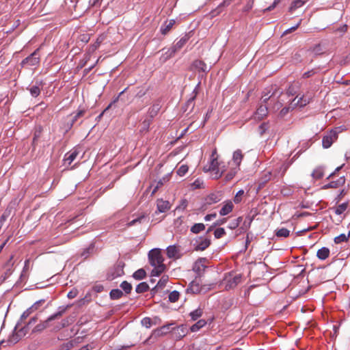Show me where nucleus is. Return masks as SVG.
I'll list each match as a JSON object with an SVG mask.
<instances>
[{"instance_id":"nucleus-1","label":"nucleus","mask_w":350,"mask_h":350,"mask_svg":"<svg viewBox=\"0 0 350 350\" xmlns=\"http://www.w3.org/2000/svg\"><path fill=\"white\" fill-rule=\"evenodd\" d=\"M282 94V91H281L276 85H272L266 88L262 92L261 102L262 103H267L269 100L275 102L272 109L273 111H276L283 105V103L280 100L275 101V99L279 98Z\"/></svg>"},{"instance_id":"nucleus-2","label":"nucleus","mask_w":350,"mask_h":350,"mask_svg":"<svg viewBox=\"0 0 350 350\" xmlns=\"http://www.w3.org/2000/svg\"><path fill=\"white\" fill-rule=\"evenodd\" d=\"M241 274L230 272L225 274L221 284L224 286L226 290L232 289L241 283Z\"/></svg>"},{"instance_id":"nucleus-3","label":"nucleus","mask_w":350,"mask_h":350,"mask_svg":"<svg viewBox=\"0 0 350 350\" xmlns=\"http://www.w3.org/2000/svg\"><path fill=\"white\" fill-rule=\"evenodd\" d=\"M69 307H70V306H66L65 307H59V310L57 312L49 317L47 318V319L46 321H44V322L38 324L34 328V332H41V331L44 330V329H46V327H48L49 323L50 321H52L55 319H57L61 317L65 313V312L68 310V308H69Z\"/></svg>"},{"instance_id":"nucleus-4","label":"nucleus","mask_w":350,"mask_h":350,"mask_svg":"<svg viewBox=\"0 0 350 350\" xmlns=\"http://www.w3.org/2000/svg\"><path fill=\"white\" fill-rule=\"evenodd\" d=\"M40 62V56L38 55V49H36L33 53H32L27 57L24 59L21 65L22 67L29 68L31 66H36L38 65Z\"/></svg>"},{"instance_id":"nucleus-5","label":"nucleus","mask_w":350,"mask_h":350,"mask_svg":"<svg viewBox=\"0 0 350 350\" xmlns=\"http://www.w3.org/2000/svg\"><path fill=\"white\" fill-rule=\"evenodd\" d=\"M148 258L150 265L154 266L165 265L161 252L158 249L152 250L149 252Z\"/></svg>"},{"instance_id":"nucleus-6","label":"nucleus","mask_w":350,"mask_h":350,"mask_svg":"<svg viewBox=\"0 0 350 350\" xmlns=\"http://www.w3.org/2000/svg\"><path fill=\"white\" fill-rule=\"evenodd\" d=\"M204 172H213V178L217 179L222 175V172H219V163L217 158H212L209 165L204 167Z\"/></svg>"},{"instance_id":"nucleus-7","label":"nucleus","mask_w":350,"mask_h":350,"mask_svg":"<svg viewBox=\"0 0 350 350\" xmlns=\"http://www.w3.org/2000/svg\"><path fill=\"white\" fill-rule=\"evenodd\" d=\"M222 198V193L221 191L212 193L207 196L204 199V204L203 208H206L207 205H211L219 202Z\"/></svg>"},{"instance_id":"nucleus-8","label":"nucleus","mask_w":350,"mask_h":350,"mask_svg":"<svg viewBox=\"0 0 350 350\" xmlns=\"http://www.w3.org/2000/svg\"><path fill=\"white\" fill-rule=\"evenodd\" d=\"M206 263V258H202L198 259L193 265V271L196 272L198 276H201L204 273L206 268L207 267Z\"/></svg>"},{"instance_id":"nucleus-9","label":"nucleus","mask_w":350,"mask_h":350,"mask_svg":"<svg viewBox=\"0 0 350 350\" xmlns=\"http://www.w3.org/2000/svg\"><path fill=\"white\" fill-rule=\"evenodd\" d=\"M338 137V134L334 131H331L329 133L323 136L322 139V145L324 148H329L334 142L336 140Z\"/></svg>"},{"instance_id":"nucleus-10","label":"nucleus","mask_w":350,"mask_h":350,"mask_svg":"<svg viewBox=\"0 0 350 350\" xmlns=\"http://www.w3.org/2000/svg\"><path fill=\"white\" fill-rule=\"evenodd\" d=\"M124 274L123 265L119 263L113 267L107 273V278L112 280Z\"/></svg>"},{"instance_id":"nucleus-11","label":"nucleus","mask_w":350,"mask_h":350,"mask_svg":"<svg viewBox=\"0 0 350 350\" xmlns=\"http://www.w3.org/2000/svg\"><path fill=\"white\" fill-rule=\"evenodd\" d=\"M211 244V241L208 238L200 237L199 239L196 240L193 244L195 250L197 251H203L206 250Z\"/></svg>"},{"instance_id":"nucleus-12","label":"nucleus","mask_w":350,"mask_h":350,"mask_svg":"<svg viewBox=\"0 0 350 350\" xmlns=\"http://www.w3.org/2000/svg\"><path fill=\"white\" fill-rule=\"evenodd\" d=\"M79 153V151L77 148H73L65 154L64 159V161L67 162L68 165H70L71 163L75 160Z\"/></svg>"},{"instance_id":"nucleus-13","label":"nucleus","mask_w":350,"mask_h":350,"mask_svg":"<svg viewBox=\"0 0 350 350\" xmlns=\"http://www.w3.org/2000/svg\"><path fill=\"white\" fill-rule=\"evenodd\" d=\"M157 207L159 213H165L170 208V204L167 200L159 199L157 201Z\"/></svg>"},{"instance_id":"nucleus-14","label":"nucleus","mask_w":350,"mask_h":350,"mask_svg":"<svg viewBox=\"0 0 350 350\" xmlns=\"http://www.w3.org/2000/svg\"><path fill=\"white\" fill-rule=\"evenodd\" d=\"M179 250L176 245H170L167 247L166 253L169 258H178L180 257Z\"/></svg>"},{"instance_id":"nucleus-15","label":"nucleus","mask_w":350,"mask_h":350,"mask_svg":"<svg viewBox=\"0 0 350 350\" xmlns=\"http://www.w3.org/2000/svg\"><path fill=\"white\" fill-rule=\"evenodd\" d=\"M161 108V101L156 100L153 103L152 106L149 108V110H148L149 116L151 118H154V116H156L157 115V113L160 111Z\"/></svg>"},{"instance_id":"nucleus-16","label":"nucleus","mask_w":350,"mask_h":350,"mask_svg":"<svg viewBox=\"0 0 350 350\" xmlns=\"http://www.w3.org/2000/svg\"><path fill=\"white\" fill-rule=\"evenodd\" d=\"M268 108L267 105H260L256 111L255 118L261 120L267 115Z\"/></svg>"},{"instance_id":"nucleus-17","label":"nucleus","mask_w":350,"mask_h":350,"mask_svg":"<svg viewBox=\"0 0 350 350\" xmlns=\"http://www.w3.org/2000/svg\"><path fill=\"white\" fill-rule=\"evenodd\" d=\"M193 66L196 69H198V70L203 72H207L209 70L207 65L202 60L197 59L194 61L193 63Z\"/></svg>"},{"instance_id":"nucleus-18","label":"nucleus","mask_w":350,"mask_h":350,"mask_svg":"<svg viewBox=\"0 0 350 350\" xmlns=\"http://www.w3.org/2000/svg\"><path fill=\"white\" fill-rule=\"evenodd\" d=\"M189 39V36L187 34L185 35L172 46V48L174 49L176 52H177L183 47V46L187 42Z\"/></svg>"},{"instance_id":"nucleus-19","label":"nucleus","mask_w":350,"mask_h":350,"mask_svg":"<svg viewBox=\"0 0 350 350\" xmlns=\"http://www.w3.org/2000/svg\"><path fill=\"white\" fill-rule=\"evenodd\" d=\"M234 205L231 201L227 202L219 211V214L221 216L226 215L232 212Z\"/></svg>"},{"instance_id":"nucleus-20","label":"nucleus","mask_w":350,"mask_h":350,"mask_svg":"<svg viewBox=\"0 0 350 350\" xmlns=\"http://www.w3.org/2000/svg\"><path fill=\"white\" fill-rule=\"evenodd\" d=\"M243 158L242 151L239 149L235 150L232 155V161L237 167H239Z\"/></svg>"},{"instance_id":"nucleus-21","label":"nucleus","mask_w":350,"mask_h":350,"mask_svg":"<svg viewBox=\"0 0 350 350\" xmlns=\"http://www.w3.org/2000/svg\"><path fill=\"white\" fill-rule=\"evenodd\" d=\"M329 250L326 247H323L319 249L317 252V256L320 260H325L329 257Z\"/></svg>"},{"instance_id":"nucleus-22","label":"nucleus","mask_w":350,"mask_h":350,"mask_svg":"<svg viewBox=\"0 0 350 350\" xmlns=\"http://www.w3.org/2000/svg\"><path fill=\"white\" fill-rule=\"evenodd\" d=\"M311 176L315 180L321 179L324 176V167L322 166L316 167L312 172Z\"/></svg>"},{"instance_id":"nucleus-23","label":"nucleus","mask_w":350,"mask_h":350,"mask_svg":"<svg viewBox=\"0 0 350 350\" xmlns=\"http://www.w3.org/2000/svg\"><path fill=\"white\" fill-rule=\"evenodd\" d=\"M308 0H295L293 1L291 6L289 7L288 11L290 12H294L296 9L304 5Z\"/></svg>"},{"instance_id":"nucleus-24","label":"nucleus","mask_w":350,"mask_h":350,"mask_svg":"<svg viewBox=\"0 0 350 350\" xmlns=\"http://www.w3.org/2000/svg\"><path fill=\"white\" fill-rule=\"evenodd\" d=\"M175 24L174 20H170L168 23H165L161 27V32L162 34H167L172 28L174 25Z\"/></svg>"},{"instance_id":"nucleus-25","label":"nucleus","mask_w":350,"mask_h":350,"mask_svg":"<svg viewBox=\"0 0 350 350\" xmlns=\"http://www.w3.org/2000/svg\"><path fill=\"white\" fill-rule=\"evenodd\" d=\"M205 226L202 223L195 224L191 228V232L194 234L200 233V232L204 230Z\"/></svg>"},{"instance_id":"nucleus-26","label":"nucleus","mask_w":350,"mask_h":350,"mask_svg":"<svg viewBox=\"0 0 350 350\" xmlns=\"http://www.w3.org/2000/svg\"><path fill=\"white\" fill-rule=\"evenodd\" d=\"M176 53V52L172 47L171 49H168L164 54L162 55V56L161 57V60L165 62L167 59L171 58L172 56H174Z\"/></svg>"},{"instance_id":"nucleus-27","label":"nucleus","mask_w":350,"mask_h":350,"mask_svg":"<svg viewBox=\"0 0 350 350\" xmlns=\"http://www.w3.org/2000/svg\"><path fill=\"white\" fill-rule=\"evenodd\" d=\"M202 310L200 308H198L196 310L191 312L189 313V316L192 321H196L197 319L202 317Z\"/></svg>"},{"instance_id":"nucleus-28","label":"nucleus","mask_w":350,"mask_h":350,"mask_svg":"<svg viewBox=\"0 0 350 350\" xmlns=\"http://www.w3.org/2000/svg\"><path fill=\"white\" fill-rule=\"evenodd\" d=\"M330 183H331L332 188H334V189L338 188L345 185V176H341L338 180L331 181Z\"/></svg>"},{"instance_id":"nucleus-29","label":"nucleus","mask_w":350,"mask_h":350,"mask_svg":"<svg viewBox=\"0 0 350 350\" xmlns=\"http://www.w3.org/2000/svg\"><path fill=\"white\" fill-rule=\"evenodd\" d=\"M350 232L347 234H341L334 238V243L336 244H339L342 242H347L349 238Z\"/></svg>"},{"instance_id":"nucleus-30","label":"nucleus","mask_w":350,"mask_h":350,"mask_svg":"<svg viewBox=\"0 0 350 350\" xmlns=\"http://www.w3.org/2000/svg\"><path fill=\"white\" fill-rule=\"evenodd\" d=\"M123 293L121 290L116 288L110 291L109 296L111 299H118L122 297Z\"/></svg>"},{"instance_id":"nucleus-31","label":"nucleus","mask_w":350,"mask_h":350,"mask_svg":"<svg viewBox=\"0 0 350 350\" xmlns=\"http://www.w3.org/2000/svg\"><path fill=\"white\" fill-rule=\"evenodd\" d=\"M148 289L149 286L146 282H141L136 286L135 291L137 293H143L148 291Z\"/></svg>"},{"instance_id":"nucleus-32","label":"nucleus","mask_w":350,"mask_h":350,"mask_svg":"<svg viewBox=\"0 0 350 350\" xmlns=\"http://www.w3.org/2000/svg\"><path fill=\"white\" fill-rule=\"evenodd\" d=\"M206 324V322L205 320L204 319H200L199 320L197 323H196L195 324H193L191 327V332H197L198 331L200 328L203 327Z\"/></svg>"},{"instance_id":"nucleus-33","label":"nucleus","mask_w":350,"mask_h":350,"mask_svg":"<svg viewBox=\"0 0 350 350\" xmlns=\"http://www.w3.org/2000/svg\"><path fill=\"white\" fill-rule=\"evenodd\" d=\"M165 269V265H159V266H154V269H152L151 272L152 276H159L160 274H161Z\"/></svg>"},{"instance_id":"nucleus-34","label":"nucleus","mask_w":350,"mask_h":350,"mask_svg":"<svg viewBox=\"0 0 350 350\" xmlns=\"http://www.w3.org/2000/svg\"><path fill=\"white\" fill-rule=\"evenodd\" d=\"M297 98H294L291 103L290 104V105L288 107H285L284 108L282 109V110L280 111V115L281 117H284V116H286L290 110H292L293 109H294L295 107V106H294V102L295 101Z\"/></svg>"},{"instance_id":"nucleus-35","label":"nucleus","mask_w":350,"mask_h":350,"mask_svg":"<svg viewBox=\"0 0 350 350\" xmlns=\"http://www.w3.org/2000/svg\"><path fill=\"white\" fill-rule=\"evenodd\" d=\"M190 291L192 293H200L201 292L200 287L198 284L196 283L195 282H191L189 288L187 289V291Z\"/></svg>"},{"instance_id":"nucleus-36","label":"nucleus","mask_w":350,"mask_h":350,"mask_svg":"<svg viewBox=\"0 0 350 350\" xmlns=\"http://www.w3.org/2000/svg\"><path fill=\"white\" fill-rule=\"evenodd\" d=\"M348 205H349V203L348 202H344L340 205H338L336 208H335V213L336 215H341L342 213H343L347 208L348 207Z\"/></svg>"},{"instance_id":"nucleus-37","label":"nucleus","mask_w":350,"mask_h":350,"mask_svg":"<svg viewBox=\"0 0 350 350\" xmlns=\"http://www.w3.org/2000/svg\"><path fill=\"white\" fill-rule=\"evenodd\" d=\"M310 103L309 98H305L304 96L300 97L296 103L294 102V106L304 107Z\"/></svg>"},{"instance_id":"nucleus-38","label":"nucleus","mask_w":350,"mask_h":350,"mask_svg":"<svg viewBox=\"0 0 350 350\" xmlns=\"http://www.w3.org/2000/svg\"><path fill=\"white\" fill-rule=\"evenodd\" d=\"M146 271L143 269H139L133 273V276L136 280H142L146 277Z\"/></svg>"},{"instance_id":"nucleus-39","label":"nucleus","mask_w":350,"mask_h":350,"mask_svg":"<svg viewBox=\"0 0 350 350\" xmlns=\"http://www.w3.org/2000/svg\"><path fill=\"white\" fill-rule=\"evenodd\" d=\"M30 94L33 97H37L40 94V85H32L29 88Z\"/></svg>"},{"instance_id":"nucleus-40","label":"nucleus","mask_w":350,"mask_h":350,"mask_svg":"<svg viewBox=\"0 0 350 350\" xmlns=\"http://www.w3.org/2000/svg\"><path fill=\"white\" fill-rule=\"evenodd\" d=\"M290 231L284 228L278 229L276 230L275 235L278 237H288L289 236Z\"/></svg>"},{"instance_id":"nucleus-41","label":"nucleus","mask_w":350,"mask_h":350,"mask_svg":"<svg viewBox=\"0 0 350 350\" xmlns=\"http://www.w3.org/2000/svg\"><path fill=\"white\" fill-rule=\"evenodd\" d=\"M180 293L177 291H173L169 294L168 298L169 301L172 303H174L177 301L179 299Z\"/></svg>"},{"instance_id":"nucleus-42","label":"nucleus","mask_w":350,"mask_h":350,"mask_svg":"<svg viewBox=\"0 0 350 350\" xmlns=\"http://www.w3.org/2000/svg\"><path fill=\"white\" fill-rule=\"evenodd\" d=\"M146 219V216L144 215H142L141 216L137 217L136 219H133L132 221H131L129 224H128V226H134L137 224H141L144 221H145Z\"/></svg>"},{"instance_id":"nucleus-43","label":"nucleus","mask_w":350,"mask_h":350,"mask_svg":"<svg viewBox=\"0 0 350 350\" xmlns=\"http://www.w3.org/2000/svg\"><path fill=\"white\" fill-rule=\"evenodd\" d=\"M120 287L126 294L130 293L132 290V285L126 281L122 282L120 284Z\"/></svg>"},{"instance_id":"nucleus-44","label":"nucleus","mask_w":350,"mask_h":350,"mask_svg":"<svg viewBox=\"0 0 350 350\" xmlns=\"http://www.w3.org/2000/svg\"><path fill=\"white\" fill-rule=\"evenodd\" d=\"M193 96H191L186 103V105L187 107H191V109L194 107V100L196 97V95L198 94V92L196 90V88L193 91Z\"/></svg>"},{"instance_id":"nucleus-45","label":"nucleus","mask_w":350,"mask_h":350,"mask_svg":"<svg viewBox=\"0 0 350 350\" xmlns=\"http://www.w3.org/2000/svg\"><path fill=\"white\" fill-rule=\"evenodd\" d=\"M45 303L44 299H40L35 302L31 307H29L33 312L38 310Z\"/></svg>"},{"instance_id":"nucleus-46","label":"nucleus","mask_w":350,"mask_h":350,"mask_svg":"<svg viewBox=\"0 0 350 350\" xmlns=\"http://www.w3.org/2000/svg\"><path fill=\"white\" fill-rule=\"evenodd\" d=\"M42 133V128L38 127L35 130L33 138V145H36L38 139L40 137Z\"/></svg>"},{"instance_id":"nucleus-47","label":"nucleus","mask_w":350,"mask_h":350,"mask_svg":"<svg viewBox=\"0 0 350 350\" xmlns=\"http://www.w3.org/2000/svg\"><path fill=\"white\" fill-rule=\"evenodd\" d=\"M124 90L121 92L117 98H116L105 109L104 111L99 115L98 118H100L103 116V114L109 109L111 107L112 105L116 103L118 100L119 97L124 93Z\"/></svg>"},{"instance_id":"nucleus-48","label":"nucleus","mask_w":350,"mask_h":350,"mask_svg":"<svg viewBox=\"0 0 350 350\" xmlns=\"http://www.w3.org/2000/svg\"><path fill=\"white\" fill-rule=\"evenodd\" d=\"M188 166L187 165H182L178 170L177 174L180 176H183L188 172Z\"/></svg>"},{"instance_id":"nucleus-49","label":"nucleus","mask_w":350,"mask_h":350,"mask_svg":"<svg viewBox=\"0 0 350 350\" xmlns=\"http://www.w3.org/2000/svg\"><path fill=\"white\" fill-rule=\"evenodd\" d=\"M226 234L225 230L223 228H218L214 232L215 237L217 239L221 238Z\"/></svg>"},{"instance_id":"nucleus-50","label":"nucleus","mask_w":350,"mask_h":350,"mask_svg":"<svg viewBox=\"0 0 350 350\" xmlns=\"http://www.w3.org/2000/svg\"><path fill=\"white\" fill-rule=\"evenodd\" d=\"M21 336L18 333L13 334L9 338V342L13 344L16 343L21 339Z\"/></svg>"},{"instance_id":"nucleus-51","label":"nucleus","mask_w":350,"mask_h":350,"mask_svg":"<svg viewBox=\"0 0 350 350\" xmlns=\"http://www.w3.org/2000/svg\"><path fill=\"white\" fill-rule=\"evenodd\" d=\"M142 324L143 326L149 328L152 325V320L149 317H145L142 320Z\"/></svg>"},{"instance_id":"nucleus-52","label":"nucleus","mask_w":350,"mask_h":350,"mask_svg":"<svg viewBox=\"0 0 350 350\" xmlns=\"http://www.w3.org/2000/svg\"><path fill=\"white\" fill-rule=\"evenodd\" d=\"M280 1H281V0H274L273 3L270 6L265 8L263 10V12H269V11L273 10L280 3Z\"/></svg>"},{"instance_id":"nucleus-53","label":"nucleus","mask_w":350,"mask_h":350,"mask_svg":"<svg viewBox=\"0 0 350 350\" xmlns=\"http://www.w3.org/2000/svg\"><path fill=\"white\" fill-rule=\"evenodd\" d=\"M77 342L76 339L72 340L68 342L66 344L64 345V349L65 350H69L70 349H71L73 347H75V345L77 344Z\"/></svg>"},{"instance_id":"nucleus-54","label":"nucleus","mask_w":350,"mask_h":350,"mask_svg":"<svg viewBox=\"0 0 350 350\" xmlns=\"http://www.w3.org/2000/svg\"><path fill=\"white\" fill-rule=\"evenodd\" d=\"M243 193H244L243 190H240L237 193V194L234 198V202L236 204H238L241 201V196L243 195Z\"/></svg>"},{"instance_id":"nucleus-55","label":"nucleus","mask_w":350,"mask_h":350,"mask_svg":"<svg viewBox=\"0 0 350 350\" xmlns=\"http://www.w3.org/2000/svg\"><path fill=\"white\" fill-rule=\"evenodd\" d=\"M33 311L30 308H27L21 315V321H23V320L26 319L31 313Z\"/></svg>"},{"instance_id":"nucleus-56","label":"nucleus","mask_w":350,"mask_h":350,"mask_svg":"<svg viewBox=\"0 0 350 350\" xmlns=\"http://www.w3.org/2000/svg\"><path fill=\"white\" fill-rule=\"evenodd\" d=\"M301 21H302V20H301V19H300V20H299V23H298L296 25H295V26H293V27H291V28H289V29H286V30L284 32V34L290 33H291V32H293V31H295V30H296V29L299 27V25H301Z\"/></svg>"},{"instance_id":"nucleus-57","label":"nucleus","mask_w":350,"mask_h":350,"mask_svg":"<svg viewBox=\"0 0 350 350\" xmlns=\"http://www.w3.org/2000/svg\"><path fill=\"white\" fill-rule=\"evenodd\" d=\"M78 295V290L76 288H72L70 291L68 292L67 297L69 299H73L76 297Z\"/></svg>"},{"instance_id":"nucleus-58","label":"nucleus","mask_w":350,"mask_h":350,"mask_svg":"<svg viewBox=\"0 0 350 350\" xmlns=\"http://www.w3.org/2000/svg\"><path fill=\"white\" fill-rule=\"evenodd\" d=\"M93 250V247H90L84 250V251L81 254V256L83 257L84 259L87 258L91 251Z\"/></svg>"},{"instance_id":"nucleus-59","label":"nucleus","mask_w":350,"mask_h":350,"mask_svg":"<svg viewBox=\"0 0 350 350\" xmlns=\"http://www.w3.org/2000/svg\"><path fill=\"white\" fill-rule=\"evenodd\" d=\"M268 129V123H262L259 126L260 135H262Z\"/></svg>"},{"instance_id":"nucleus-60","label":"nucleus","mask_w":350,"mask_h":350,"mask_svg":"<svg viewBox=\"0 0 350 350\" xmlns=\"http://www.w3.org/2000/svg\"><path fill=\"white\" fill-rule=\"evenodd\" d=\"M170 331V325H164L161 327L158 332H161V334H166Z\"/></svg>"},{"instance_id":"nucleus-61","label":"nucleus","mask_w":350,"mask_h":350,"mask_svg":"<svg viewBox=\"0 0 350 350\" xmlns=\"http://www.w3.org/2000/svg\"><path fill=\"white\" fill-rule=\"evenodd\" d=\"M85 113V111L83 110H80L79 111L77 114L73 117V120H72V122H75L77 121V118L83 116Z\"/></svg>"},{"instance_id":"nucleus-62","label":"nucleus","mask_w":350,"mask_h":350,"mask_svg":"<svg viewBox=\"0 0 350 350\" xmlns=\"http://www.w3.org/2000/svg\"><path fill=\"white\" fill-rule=\"evenodd\" d=\"M253 3H254V1H252V2H248V3L245 5V6L244 7V8H243V11H244V12H248V11H250V10L252 8Z\"/></svg>"},{"instance_id":"nucleus-63","label":"nucleus","mask_w":350,"mask_h":350,"mask_svg":"<svg viewBox=\"0 0 350 350\" xmlns=\"http://www.w3.org/2000/svg\"><path fill=\"white\" fill-rule=\"evenodd\" d=\"M314 74V71L313 70L307 71L303 74V78H309L312 77Z\"/></svg>"},{"instance_id":"nucleus-64","label":"nucleus","mask_w":350,"mask_h":350,"mask_svg":"<svg viewBox=\"0 0 350 350\" xmlns=\"http://www.w3.org/2000/svg\"><path fill=\"white\" fill-rule=\"evenodd\" d=\"M167 282V278H165L164 277H163L159 281V282L157 283L156 287L157 286H163L165 285V283Z\"/></svg>"}]
</instances>
